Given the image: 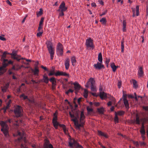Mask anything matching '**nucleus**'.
<instances>
[{"label":"nucleus","mask_w":148,"mask_h":148,"mask_svg":"<svg viewBox=\"0 0 148 148\" xmlns=\"http://www.w3.org/2000/svg\"><path fill=\"white\" fill-rule=\"evenodd\" d=\"M53 125L56 129H57L58 126L60 124L57 121V112H56L53 114V118L52 119Z\"/></svg>","instance_id":"7"},{"label":"nucleus","mask_w":148,"mask_h":148,"mask_svg":"<svg viewBox=\"0 0 148 148\" xmlns=\"http://www.w3.org/2000/svg\"><path fill=\"white\" fill-rule=\"evenodd\" d=\"M58 126L63 128V131L65 134H67L68 130L66 129V127L65 125L64 124H60Z\"/></svg>","instance_id":"24"},{"label":"nucleus","mask_w":148,"mask_h":148,"mask_svg":"<svg viewBox=\"0 0 148 148\" xmlns=\"http://www.w3.org/2000/svg\"><path fill=\"white\" fill-rule=\"evenodd\" d=\"M55 75L56 76H63L69 77V74L66 73L65 72L58 71L55 73Z\"/></svg>","instance_id":"12"},{"label":"nucleus","mask_w":148,"mask_h":148,"mask_svg":"<svg viewBox=\"0 0 148 148\" xmlns=\"http://www.w3.org/2000/svg\"><path fill=\"white\" fill-rule=\"evenodd\" d=\"M86 45L87 49H93L95 47L93 44V41L91 38L86 40Z\"/></svg>","instance_id":"5"},{"label":"nucleus","mask_w":148,"mask_h":148,"mask_svg":"<svg viewBox=\"0 0 148 148\" xmlns=\"http://www.w3.org/2000/svg\"><path fill=\"white\" fill-rule=\"evenodd\" d=\"M100 97L102 99H104L108 97H107L106 93L104 92H100Z\"/></svg>","instance_id":"20"},{"label":"nucleus","mask_w":148,"mask_h":148,"mask_svg":"<svg viewBox=\"0 0 148 148\" xmlns=\"http://www.w3.org/2000/svg\"><path fill=\"white\" fill-rule=\"evenodd\" d=\"M39 32L38 33H37L36 34V36L38 37H40L41 36L42 34L43 33V31H41L40 32L39 31Z\"/></svg>","instance_id":"45"},{"label":"nucleus","mask_w":148,"mask_h":148,"mask_svg":"<svg viewBox=\"0 0 148 148\" xmlns=\"http://www.w3.org/2000/svg\"><path fill=\"white\" fill-rule=\"evenodd\" d=\"M0 40L3 41H5L6 40V39L2 36H0Z\"/></svg>","instance_id":"60"},{"label":"nucleus","mask_w":148,"mask_h":148,"mask_svg":"<svg viewBox=\"0 0 148 148\" xmlns=\"http://www.w3.org/2000/svg\"><path fill=\"white\" fill-rule=\"evenodd\" d=\"M97 110L99 113L100 114H103L104 111V110L103 108H98L97 109Z\"/></svg>","instance_id":"32"},{"label":"nucleus","mask_w":148,"mask_h":148,"mask_svg":"<svg viewBox=\"0 0 148 148\" xmlns=\"http://www.w3.org/2000/svg\"><path fill=\"white\" fill-rule=\"evenodd\" d=\"M27 16V15H26V16L24 18L23 20L22 21V23H23L25 22Z\"/></svg>","instance_id":"63"},{"label":"nucleus","mask_w":148,"mask_h":148,"mask_svg":"<svg viewBox=\"0 0 148 148\" xmlns=\"http://www.w3.org/2000/svg\"><path fill=\"white\" fill-rule=\"evenodd\" d=\"M11 121L12 120H11V119H8V120H6V121H4V122L6 123H6L7 122H9L10 123L11 122Z\"/></svg>","instance_id":"62"},{"label":"nucleus","mask_w":148,"mask_h":148,"mask_svg":"<svg viewBox=\"0 0 148 148\" xmlns=\"http://www.w3.org/2000/svg\"><path fill=\"white\" fill-rule=\"evenodd\" d=\"M60 12V13H59V16H63L64 15V13L63 11H59Z\"/></svg>","instance_id":"56"},{"label":"nucleus","mask_w":148,"mask_h":148,"mask_svg":"<svg viewBox=\"0 0 148 148\" xmlns=\"http://www.w3.org/2000/svg\"><path fill=\"white\" fill-rule=\"evenodd\" d=\"M20 98H23V99L24 100H25L26 99H27V100H28V99H29L27 96H25V94L23 93L20 96Z\"/></svg>","instance_id":"34"},{"label":"nucleus","mask_w":148,"mask_h":148,"mask_svg":"<svg viewBox=\"0 0 148 148\" xmlns=\"http://www.w3.org/2000/svg\"><path fill=\"white\" fill-rule=\"evenodd\" d=\"M110 62V59L107 58L106 60L105 63L107 67H108V64Z\"/></svg>","instance_id":"46"},{"label":"nucleus","mask_w":148,"mask_h":148,"mask_svg":"<svg viewBox=\"0 0 148 148\" xmlns=\"http://www.w3.org/2000/svg\"><path fill=\"white\" fill-rule=\"evenodd\" d=\"M100 21L102 24L103 25L106 24V19L105 18H103L101 19L100 20Z\"/></svg>","instance_id":"36"},{"label":"nucleus","mask_w":148,"mask_h":148,"mask_svg":"<svg viewBox=\"0 0 148 148\" xmlns=\"http://www.w3.org/2000/svg\"><path fill=\"white\" fill-rule=\"evenodd\" d=\"M132 82L133 84L134 87L136 88L138 86L136 81L135 79H133Z\"/></svg>","instance_id":"39"},{"label":"nucleus","mask_w":148,"mask_h":148,"mask_svg":"<svg viewBox=\"0 0 148 148\" xmlns=\"http://www.w3.org/2000/svg\"><path fill=\"white\" fill-rule=\"evenodd\" d=\"M55 73L54 72V70L53 71H51L48 74L49 76H50L53 75H55Z\"/></svg>","instance_id":"47"},{"label":"nucleus","mask_w":148,"mask_h":148,"mask_svg":"<svg viewBox=\"0 0 148 148\" xmlns=\"http://www.w3.org/2000/svg\"><path fill=\"white\" fill-rule=\"evenodd\" d=\"M33 71L34 72V75H38L39 70L38 69V67L37 66H35L34 69Z\"/></svg>","instance_id":"26"},{"label":"nucleus","mask_w":148,"mask_h":148,"mask_svg":"<svg viewBox=\"0 0 148 148\" xmlns=\"http://www.w3.org/2000/svg\"><path fill=\"white\" fill-rule=\"evenodd\" d=\"M63 46L60 42L58 43L56 49V53L58 56H62L63 55Z\"/></svg>","instance_id":"6"},{"label":"nucleus","mask_w":148,"mask_h":148,"mask_svg":"<svg viewBox=\"0 0 148 148\" xmlns=\"http://www.w3.org/2000/svg\"><path fill=\"white\" fill-rule=\"evenodd\" d=\"M110 66L113 72H115L116 70V67L114 63H111Z\"/></svg>","instance_id":"30"},{"label":"nucleus","mask_w":148,"mask_h":148,"mask_svg":"<svg viewBox=\"0 0 148 148\" xmlns=\"http://www.w3.org/2000/svg\"><path fill=\"white\" fill-rule=\"evenodd\" d=\"M38 30L40 32L43 31L42 26L39 25Z\"/></svg>","instance_id":"49"},{"label":"nucleus","mask_w":148,"mask_h":148,"mask_svg":"<svg viewBox=\"0 0 148 148\" xmlns=\"http://www.w3.org/2000/svg\"><path fill=\"white\" fill-rule=\"evenodd\" d=\"M23 112L21 107L19 105L16 106L14 111L15 116L17 117L22 116L23 115Z\"/></svg>","instance_id":"4"},{"label":"nucleus","mask_w":148,"mask_h":148,"mask_svg":"<svg viewBox=\"0 0 148 148\" xmlns=\"http://www.w3.org/2000/svg\"><path fill=\"white\" fill-rule=\"evenodd\" d=\"M107 10H106L104 12H103L100 15V16H102L103 15H105L106 13H107Z\"/></svg>","instance_id":"59"},{"label":"nucleus","mask_w":148,"mask_h":148,"mask_svg":"<svg viewBox=\"0 0 148 148\" xmlns=\"http://www.w3.org/2000/svg\"><path fill=\"white\" fill-rule=\"evenodd\" d=\"M69 114L72 118L71 120L73 121L75 125L77 128L79 129L83 126L85 123L84 120L85 118L83 111H82L80 114L79 111H74L73 112V114L70 112Z\"/></svg>","instance_id":"1"},{"label":"nucleus","mask_w":148,"mask_h":148,"mask_svg":"<svg viewBox=\"0 0 148 148\" xmlns=\"http://www.w3.org/2000/svg\"><path fill=\"white\" fill-rule=\"evenodd\" d=\"M46 44L48 50L50 55L51 59L52 60L53 59L55 53L54 48L53 47L51 42L50 41H48L46 42Z\"/></svg>","instance_id":"3"},{"label":"nucleus","mask_w":148,"mask_h":148,"mask_svg":"<svg viewBox=\"0 0 148 148\" xmlns=\"http://www.w3.org/2000/svg\"><path fill=\"white\" fill-rule=\"evenodd\" d=\"M110 100H111V101L113 103L115 102V99L113 97H111L110 98Z\"/></svg>","instance_id":"52"},{"label":"nucleus","mask_w":148,"mask_h":148,"mask_svg":"<svg viewBox=\"0 0 148 148\" xmlns=\"http://www.w3.org/2000/svg\"><path fill=\"white\" fill-rule=\"evenodd\" d=\"M125 112L123 111H119L117 112V115L122 116L124 114Z\"/></svg>","instance_id":"40"},{"label":"nucleus","mask_w":148,"mask_h":148,"mask_svg":"<svg viewBox=\"0 0 148 148\" xmlns=\"http://www.w3.org/2000/svg\"><path fill=\"white\" fill-rule=\"evenodd\" d=\"M74 90L71 89H69L66 92V94H68L70 92H73Z\"/></svg>","instance_id":"50"},{"label":"nucleus","mask_w":148,"mask_h":148,"mask_svg":"<svg viewBox=\"0 0 148 148\" xmlns=\"http://www.w3.org/2000/svg\"><path fill=\"white\" fill-rule=\"evenodd\" d=\"M2 64V66L0 67V71H2L4 70V69L10 64H9L8 63H5L4 62H3Z\"/></svg>","instance_id":"23"},{"label":"nucleus","mask_w":148,"mask_h":148,"mask_svg":"<svg viewBox=\"0 0 148 148\" xmlns=\"http://www.w3.org/2000/svg\"><path fill=\"white\" fill-rule=\"evenodd\" d=\"M28 101L30 103H31L34 104V101L33 99H28Z\"/></svg>","instance_id":"53"},{"label":"nucleus","mask_w":148,"mask_h":148,"mask_svg":"<svg viewBox=\"0 0 148 148\" xmlns=\"http://www.w3.org/2000/svg\"><path fill=\"white\" fill-rule=\"evenodd\" d=\"M71 84H73L74 86L75 90V93L77 92L80 90L81 86L78 83L75 82L74 83H72Z\"/></svg>","instance_id":"17"},{"label":"nucleus","mask_w":148,"mask_h":148,"mask_svg":"<svg viewBox=\"0 0 148 148\" xmlns=\"http://www.w3.org/2000/svg\"><path fill=\"white\" fill-rule=\"evenodd\" d=\"M43 10L41 8L40 9V11L38 12L37 13V16H40L42 14Z\"/></svg>","instance_id":"43"},{"label":"nucleus","mask_w":148,"mask_h":148,"mask_svg":"<svg viewBox=\"0 0 148 148\" xmlns=\"http://www.w3.org/2000/svg\"><path fill=\"white\" fill-rule=\"evenodd\" d=\"M98 60L101 63H102V62L103 58L101 53H100L98 54Z\"/></svg>","instance_id":"33"},{"label":"nucleus","mask_w":148,"mask_h":148,"mask_svg":"<svg viewBox=\"0 0 148 148\" xmlns=\"http://www.w3.org/2000/svg\"><path fill=\"white\" fill-rule=\"evenodd\" d=\"M16 70L17 71L21 69V67L19 66L18 65H17L15 66Z\"/></svg>","instance_id":"55"},{"label":"nucleus","mask_w":148,"mask_h":148,"mask_svg":"<svg viewBox=\"0 0 148 148\" xmlns=\"http://www.w3.org/2000/svg\"><path fill=\"white\" fill-rule=\"evenodd\" d=\"M6 2L9 5L11 6L12 5V3L10 2L8 0H7L6 1Z\"/></svg>","instance_id":"64"},{"label":"nucleus","mask_w":148,"mask_h":148,"mask_svg":"<svg viewBox=\"0 0 148 148\" xmlns=\"http://www.w3.org/2000/svg\"><path fill=\"white\" fill-rule=\"evenodd\" d=\"M126 22L125 20H124L123 21V32H125L126 31Z\"/></svg>","instance_id":"28"},{"label":"nucleus","mask_w":148,"mask_h":148,"mask_svg":"<svg viewBox=\"0 0 148 148\" xmlns=\"http://www.w3.org/2000/svg\"><path fill=\"white\" fill-rule=\"evenodd\" d=\"M0 125L1 127V131L4 134L5 137L8 138L9 136V127L8 125L5 122L3 121H1L0 122Z\"/></svg>","instance_id":"2"},{"label":"nucleus","mask_w":148,"mask_h":148,"mask_svg":"<svg viewBox=\"0 0 148 148\" xmlns=\"http://www.w3.org/2000/svg\"><path fill=\"white\" fill-rule=\"evenodd\" d=\"M90 89L92 91L96 92L97 91L96 87L95 85L91 86Z\"/></svg>","instance_id":"42"},{"label":"nucleus","mask_w":148,"mask_h":148,"mask_svg":"<svg viewBox=\"0 0 148 148\" xmlns=\"http://www.w3.org/2000/svg\"><path fill=\"white\" fill-rule=\"evenodd\" d=\"M94 104L95 106H98L100 105V103L98 102H95L94 103Z\"/></svg>","instance_id":"54"},{"label":"nucleus","mask_w":148,"mask_h":148,"mask_svg":"<svg viewBox=\"0 0 148 148\" xmlns=\"http://www.w3.org/2000/svg\"><path fill=\"white\" fill-rule=\"evenodd\" d=\"M123 99H124L125 98V99H127V94H125L124 93V91H123Z\"/></svg>","instance_id":"57"},{"label":"nucleus","mask_w":148,"mask_h":148,"mask_svg":"<svg viewBox=\"0 0 148 148\" xmlns=\"http://www.w3.org/2000/svg\"><path fill=\"white\" fill-rule=\"evenodd\" d=\"M135 122H136V123L137 124L139 125L140 123V120L139 119V117L137 115L136 117V120L135 121Z\"/></svg>","instance_id":"41"},{"label":"nucleus","mask_w":148,"mask_h":148,"mask_svg":"<svg viewBox=\"0 0 148 148\" xmlns=\"http://www.w3.org/2000/svg\"><path fill=\"white\" fill-rule=\"evenodd\" d=\"M67 7L65 6V4L64 2L62 1L61 3L58 11H65L67 10Z\"/></svg>","instance_id":"11"},{"label":"nucleus","mask_w":148,"mask_h":148,"mask_svg":"<svg viewBox=\"0 0 148 148\" xmlns=\"http://www.w3.org/2000/svg\"><path fill=\"white\" fill-rule=\"evenodd\" d=\"M24 134V133L22 134L19 132H17V135L20 136V137L18 138V140L19 141H20L21 139H23V138Z\"/></svg>","instance_id":"25"},{"label":"nucleus","mask_w":148,"mask_h":148,"mask_svg":"<svg viewBox=\"0 0 148 148\" xmlns=\"http://www.w3.org/2000/svg\"><path fill=\"white\" fill-rule=\"evenodd\" d=\"M132 12H133V14L132 15L133 17H134L136 15V16H138L139 15V8L138 5H136V8H132Z\"/></svg>","instance_id":"10"},{"label":"nucleus","mask_w":148,"mask_h":148,"mask_svg":"<svg viewBox=\"0 0 148 148\" xmlns=\"http://www.w3.org/2000/svg\"><path fill=\"white\" fill-rule=\"evenodd\" d=\"M143 68L142 67L139 66L138 70V75L139 77H142L144 75L143 71Z\"/></svg>","instance_id":"13"},{"label":"nucleus","mask_w":148,"mask_h":148,"mask_svg":"<svg viewBox=\"0 0 148 148\" xmlns=\"http://www.w3.org/2000/svg\"><path fill=\"white\" fill-rule=\"evenodd\" d=\"M43 79L44 82L46 84H47L49 82V79L48 77L46 75H44L43 77Z\"/></svg>","instance_id":"29"},{"label":"nucleus","mask_w":148,"mask_h":148,"mask_svg":"<svg viewBox=\"0 0 148 148\" xmlns=\"http://www.w3.org/2000/svg\"><path fill=\"white\" fill-rule=\"evenodd\" d=\"M71 61L72 63V65L74 66L75 65L76 62V60L75 57L73 56L71 58Z\"/></svg>","instance_id":"27"},{"label":"nucleus","mask_w":148,"mask_h":148,"mask_svg":"<svg viewBox=\"0 0 148 148\" xmlns=\"http://www.w3.org/2000/svg\"><path fill=\"white\" fill-rule=\"evenodd\" d=\"M121 42V52L122 53H123L124 51V41L122 40Z\"/></svg>","instance_id":"37"},{"label":"nucleus","mask_w":148,"mask_h":148,"mask_svg":"<svg viewBox=\"0 0 148 148\" xmlns=\"http://www.w3.org/2000/svg\"><path fill=\"white\" fill-rule=\"evenodd\" d=\"M41 67L46 71H48V69L46 67H44L42 65L41 66Z\"/></svg>","instance_id":"61"},{"label":"nucleus","mask_w":148,"mask_h":148,"mask_svg":"<svg viewBox=\"0 0 148 148\" xmlns=\"http://www.w3.org/2000/svg\"><path fill=\"white\" fill-rule=\"evenodd\" d=\"M140 132L141 135L145 134V129H140Z\"/></svg>","instance_id":"51"},{"label":"nucleus","mask_w":148,"mask_h":148,"mask_svg":"<svg viewBox=\"0 0 148 148\" xmlns=\"http://www.w3.org/2000/svg\"><path fill=\"white\" fill-rule=\"evenodd\" d=\"M7 54H9V53L6 51H5L3 53L1 58V61L3 62H4L5 63H8L9 64H12L13 63V61H12L11 60L8 61L7 59H5L6 58V55Z\"/></svg>","instance_id":"8"},{"label":"nucleus","mask_w":148,"mask_h":148,"mask_svg":"<svg viewBox=\"0 0 148 148\" xmlns=\"http://www.w3.org/2000/svg\"><path fill=\"white\" fill-rule=\"evenodd\" d=\"M87 110L88 113L92 112L93 111V110L92 109L88 107L87 108Z\"/></svg>","instance_id":"48"},{"label":"nucleus","mask_w":148,"mask_h":148,"mask_svg":"<svg viewBox=\"0 0 148 148\" xmlns=\"http://www.w3.org/2000/svg\"><path fill=\"white\" fill-rule=\"evenodd\" d=\"M93 66L96 69H100L102 68H104L103 65L101 63L98 62L97 64L94 65Z\"/></svg>","instance_id":"15"},{"label":"nucleus","mask_w":148,"mask_h":148,"mask_svg":"<svg viewBox=\"0 0 148 148\" xmlns=\"http://www.w3.org/2000/svg\"><path fill=\"white\" fill-rule=\"evenodd\" d=\"M123 103L126 108L127 109V110H128L129 108V103L128 100H127V99H125V98L123 99Z\"/></svg>","instance_id":"22"},{"label":"nucleus","mask_w":148,"mask_h":148,"mask_svg":"<svg viewBox=\"0 0 148 148\" xmlns=\"http://www.w3.org/2000/svg\"><path fill=\"white\" fill-rule=\"evenodd\" d=\"M49 81L52 83V89L55 88L57 83L56 79L54 77H52L49 79Z\"/></svg>","instance_id":"14"},{"label":"nucleus","mask_w":148,"mask_h":148,"mask_svg":"<svg viewBox=\"0 0 148 148\" xmlns=\"http://www.w3.org/2000/svg\"><path fill=\"white\" fill-rule=\"evenodd\" d=\"M88 92L87 90L86 89L84 90V96L85 98H87L88 96Z\"/></svg>","instance_id":"38"},{"label":"nucleus","mask_w":148,"mask_h":148,"mask_svg":"<svg viewBox=\"0 0 148 148\" xmlns=\"http://www.w3.org/2000/svg\"><path fill=\"white\" fill-rule=\"evenodd\" d=\"M89 82H90L91 86L95 85V81L93 78H90L89 79Z\"/></svg>","instance_id":"31"},{"label":"nucleus","mask_w":148,"mask_h":148,"mask_svg":"<svg viewBox=\"0 0 148 148\" xmlns=\"http://www.w3.org/2000/svg\"><path fill=\"white\" fill-rule=\"evenodd\" d=\"M9 83H8L6 84L3 87H1V88L2 92H5L7 91V89L9 87Z\"/></svg>","instance_id":"21"},{"label":"nucleus","mask_w":148,"mask_h":148,"mask_svg":"<svg viewBox=\"0 0 148 148\" xmlns=\"http://www.w3.org/2000/svg\"><path fill=\"white\" fill-rule=\"evenodd\" d=\"M114 120L116 123H118L119 122V118L117 116V112H115Z\"/></svg>","instance_id":"35"},{"label":"nucleus","mask_w":148,"mask_h":148,"mask_svg":"<svg viewBox=\"0 0 148 148\" xmlns=\"http://www.w3.org/2000/svg\"><path fill=\"white\" fill-rule=\"evenodd\" d=\"M12 58L19 61L21 59H23V58H21L20 56L17 55L16 52L13 51L12 53L10 54Z\"/></svg>","instance_id":"9"},{"label":"nucleus","mask_w":148,"mask_h":148,"mask_svg":"<svg viewBox=\"0 0 148 148\" xmlns=\"http://www.w3.org/2000/svg\"><path fill=\"white\" fill-rule=\"evenodd\" d=\"M44 19V18L43 17L41 18V20L40 21L39 25H43V22Z\"/></svg>","instance_id":"44"},{"label":"nucleus","mask_w":148,"mask_h":148,"mask_svg":"<svg viewBox=\"0 0 148 148\" xmlns=\"http://www.w3.org/2000/svg\"><path fill=\"white\" fill-rule=\"evenodd\" d=\"M98 135L100 136L103 137L105 138H107L108 137V136L107 134L103 132H102L98 130Z\"/></svg>","instance_id":"18"},{"label":"nucleus","mask_w":148,"mask_h":148,"mask_svg":"<svg viewBox=\"0 0 148 148\" xmlns=\"http://www.w3.org/2000/svg\"><path fill=\"white\" fill-rule=\"evenodd\" d=\"M70 59L68 58L66 59L64 65L65 68L66 70H68L69 69L70 66Z\"/></svg>","instance_id":"19"},{"label":"nucleus","mask_w":148,"mask_h":148,"mask_svg":"<svg viewBox=\"0 0 148 148\" xmlns=\"http://www.w3.org/2000/svg\"><path fill=\"white\" fill-rule=\"evenodd\" d=\"M44 148H53V146L49 143V141L46 140L44 145Z\"/></svg>","instance_id":"16"},{"label":"nucleus","mask_w":148,"mask_h":148,"mask_svg":"<svg viewBox=\"0 0 148 148\" xmlns=\"http://www.w3.org/2000/svg\"><path fill=\"white\" fill-rule=\"evenodd\" d=\"M143 109L146 111H148V106L143 107Z\"/></svg>","instance_id":"58"}]
</instances>
